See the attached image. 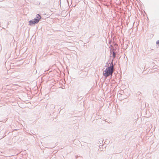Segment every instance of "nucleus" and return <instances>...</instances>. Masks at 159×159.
Instances as JSON below:
<instances>
[{"label":"nucleus","mask_w":159,"mask_h":159,"mask_svg":"<svg viewBox=\"0 0 159 159\" xmlns=\"http://www.w3.org/2000/svg\"><path fill=\"white\" fill-rule=\"evenodd\" d=\"M35 18L39 19V21L41 20V17L39 14H37L36 17Z\"/></svg>","instance_id":"obj_4"},{"label":"nucleus","mask_w":159,"mask_h":159,"mask_svg":"<svg viewBox=\"0 0 159 159\" xmlns=\"http://www.w3.org/2000/svg\"><path fill=\"white\" fill-rule=\"evenodd\" d=\"M156 43L157 45L159 46V40L156 41Z\"/></svg>","instance_id":"obj_6"},{"label":"nucleus","mask_w":159,"mask_h":159,"mask_svg":"<svg viewBox=\"0 0 159 159\" xmlns=\"http://www.w3.org/2000/svg\"><path fill=\"white\" fill-rule=\"evenodd\" d=\"M113 59L112 60V61L111 62L110 66H112L114 67L113 66Z\"/></svg>","instance_id":"obj_5"},{"label":"nucleus","mask_w":159,"mask_h":159,"mask_svg":"<svg viewBox=\"0 0 159 159\" xmlns=\"http://www.w3.org/2000/svg\"><path fill=\"white\" fill-rule=\"evenodd\" d=\"M110 52L111 53H112V56L113 57V58H114L116 57V53L113 50H112L111 49H110Z\"/></svg>","instance_id":"obj_3"},{"label":"nucleus","mask_w":159,"mask_h":159,"mask_svg":"<svg viewBox=\"0 0 159 159\" xmlns=\"http://www.w3.org/2000/svg\"><path fill=\"white\" fill-rule=\"evenodd\" d=\"M111 59V58H110V59H109V60H110V59Z\"/></svg>","instance_id":"obj_7"},{"label":"nucleus","mask_w":159,"mask_h":159,"mask_svg":"<svg viewBox=\"0 0 159 159\" xmlns=\"http://www.w3.org/2000/svg\"><path fill=\"white\" fill-rule=\"evenodd\" d=\"M114 67L112 66L107 67L104 72H103V75L107 78L110 75H111L114 72Z\"/></svg>","instance_id":"obj_1"},{"label":"nucleus","mask_w":159,"mask_h":159,"mask_svg":"<svg viewBox=\"0 0 159 159\" xmlns=\"http://www.w3.org/2000/svg\"><path fill=\"white\" fill-rule=\"evenodd\" d=\"M39 22V19L34 18V19L30 20L29 21V25H33L38 23Z\"/></svg>","instance_id":"obj_2"}]
</instances>
